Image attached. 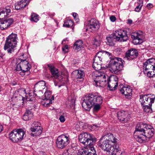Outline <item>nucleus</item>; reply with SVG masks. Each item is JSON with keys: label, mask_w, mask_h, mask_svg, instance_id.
I'll use <instances>...</instances> for the list:
<instances>
[{"label": "nucleus", "mask_w": 155, "mask_h": 155, "mask_svg": "<svg viewBox=\"0 0 155 155\" xmlns=\"http://www.w3.org/2000/svg\"><path fill=\"white\" fill-rule=\"evenodd\" d=\"M16 44L6 40L4 48L9 54H13L16 49Z\"/></svg>", "instance_id": "obj_16"}, {"label": "nucleus", "mask_w": 155, "mask_h": 155, "mask_svg": "<svg viewBox=\"0 0 155 155\" xmlns=\"http://www.w3.org/2000/svg\"><path fill=\"white\" fill-rule=\"evenodd\" d=\"M84 69H79L75 71L74 72L76 74L75 77L78 79H80V81H81L84 80V77L85 76V73L84 72Z\"/></svg>", "instance_id": "obj_25"}, {"label": "nucleus", "mask_w": 155, "mask_h": 155, "mask_svg": "<svg viewBox=\"0 0 155 155\" xmlns=\"http://www.w3.org/2000/svg\"><path fill=\"white\" fill-rule=\"evenodd\" d=\"M74 153V150L73 148L71 147L65 150L63 155H73Z\"/></svg>", "instance_id": "obj_37"}, {"label": "nucleus", "mask_w": 155, "mask_h": 155, "mask_svg": "<svg viewBox=\"0 0 155 155\" xmlns=\"http://www.w3.org/2000/svg\"><path fill=\"white\" fill-rule=\"evenodd\" d=\"M6 40L17 45L18 40L17 35L12 33L8 36Z\"/></svg>", "instance_id": "obj_30"}, {"label": "nucleus", "mask_w": 155, "mask_h": 155, "mask_svg": "<svg viewBox=\"0 0 155 155\" xmlns=\"http://www.w3.org/2000/svg\"><path fill=\"white\" fill-rule=\"evenodd\" d=\"M67 102H68L69 106L71 107L74 105L75 100L74 98L69 97H68V101Z\"/></svg>", "instance_id": "obj_40"}, {"label": "nucleus", "mask_w": 155, "mask_h": 155, "mask_svg": "<svg viewBox=\"0 0 155 155\" xmlns=\"http://www.w3.org/2000/svg\"><path fill=\"white\" fill-rule=\"evenodd\" d=\"M14 20L9 18L0 21V29L5 30L8 28L13 24Z\"/></svg>", "instance_id": "obj_18"}, {"label": "nucleus", "mask_w": 155, "mask_h": 155, "mask_svg": "<svg viewBox=\"0 0 155 155\" xmlns=\"http://www.w3.org/2000/svg\"><path fill=\"white\" fill-rule=\"evenodd\" d=\"M86 30L91 32H94L99 28V22L95 19H91L86 23Z\"/></svg>", "instance_id": "obj_9"}, {"label": "nucleus", "mask_w": 155, "mask_h": 155, "mask_svg": "<svg viewBox=\"0 0 155 155\" xmlns=\"http://www.w3.org/2000/svg\"><path fill=\"white\" fill-rule=\"evenodd\" d=\"M98 127H97L96 125L93 124L90 126V129H91V131H93L94 130H98Z\"/></svg>", "instance_id": "obj_49"}, {"label": "nucleus", "mask_w": 155, "mask_h": 155, "mask_svg": "<svg viewBox=\"0 0 155 155\" xmlns=\"http://www.w3.org/2000/svg\"><path fill=\"white\" fill-rule=\"evenodd\" d=\"M107 80L108 89L110 91L115 90L118 85V78L116 76L108 78L107 76Z\"/></svg>", "instance_id": "obj_14"}, {"label": "nucleus", "mask_w": 155, "mask_h": 155, "mask_svg": "<svg viewBox=\"0 0 155 155\" xmlns=\"http://www.w3.org/2000/svg\"><path fill=\"white\" fill-rule=\"evenodd\" d=\"M26 94L27 95L26 96V97L27 101H32L34 99V97L31 93H29L28 94Z\"/></svg>", "instance_id": "obj_43"}, {"label": "nucleus", "mask_w": 155, "mask_h": 155, "mask_svg": "<svg viewBox=\"0 0 155 155\" xmlns=\"http://www.w3.org/2000/svg\"><path fill=\"white\" fill-rule=\"evenodd\" d=\"M138 54V52L136 49L131 48L126 52L125 58L128 60H131L136 58Z\"/></svg>", "instance_id": "obj_19"}, {"label": "nucleus", "mask_w": 155, "mask_h": 155, "mask_svg": "<svg viewBox=\"0 0 155 155\" xmlns=\"http://www.w3.org/2000/svg\"><path fill=\"white\" fill-rule=\"evenodd\" d=\"M58 77L56 79H57L58 80L61 82L63 84H65L68 82V77L67 75H64L63 74H61V75H58Z\"/></svg>", "instance_id": "obj_32"}, {"label": "nucleus", "mask_w": 155, "mask_h": 155, "mask_svg": "<svg viewBox=\"0 0 155 155\" xmlns=\"http://www.w3.org/2000/svg\"><path fill=\"white\" fill-rule=\"evenodd\" d=\"M146 130L148 129H153V127L150 125H145Z\"/></svg>", "instance_id": "obj_54"}, {"label": "nucleus", "mask_w": 155, "mask_h": 155, "mask_svg": "<svg viewBox=\"0 0 155 155\" xmlns=\"http://www.w3.org/2000/svg\"><path fill=\"white\" fill-rule=\"evenodd\" d=\"M21 66L22 71H28L31 68V65L25 60H21Z\"/></svg>", "instance_id": "obj_27"}, {"label": "nucleus", "mask_w": 155, "mask_h": 155, "mask_svg": "<svg viewBox=\"0 0 155 155\" xmlns=\"http://www.w3.org/2000/svg\"><path fill=\"white\" fill-rule=\"evenodd\" d=\"M105 52L110 59L108 65L110 71L113 73L119 74L124 67L123 62L124 61L121 58L112 56V54L108 52L105 51Z\"/></svg>", "instance_id": "obj_3"}, {"label": "nucleus", "mask_w": 155, "mask_h": 155, "mask_svg": "<svg viewBox=\"0 0 155 155\" xmlns=\"http://www.w3.org/2000/svg\"><path fill=\"white\" fill-rule=\"evenodd\" d=\"M110 21L112 22H114L116 21V18L114 16H112L110 18Z\"/></svg>", "instance_id": "obj_52"}, {"label": "nucleus", "mask_w": 155, "mask_h": 155, "mask_svg": "<svg viewBox=\"0 0 155 155\" xmlns=\"http://www.w3.org/2000/svg\"><path fill=\"white\" fill-rule=\"evenodd\" d=\"M73 21L71 20H67L64 23L63 26L67 27H71L73 25Z\"/></svg>", "instance_id": "obj_42"}, {"label": "nucleus", "mask_w": 155, "mask_h": 155, "mask_svg": "<svg viewBox=\"0 0 155 155\" xmlns=\"http://www.w3.org/2000/svg\"><path fill=\"white\" fill-rule=\"evenodd\" d=\"M143 124L136 127L134 133V137L137 141L142 143L146 142L153 135L154 131V129H144L141 127Z\"/></svg>", "instance_id": "obj_2"}, {"label": "nucleus", "mask_w": 155, "mask_h": 155, "mask_svg": "<svg viewBox=\"0 0 155 155\" xmlns=\"http://www.w3.org/2000/svg\"><path fill=\"white\" fill-rule=\"evenodd\" d=\"M104 140H108L109 143H115L117 142V139L114 137L113 134L109 133L102 136Z\"/></svg>", "instance_id": "obj_26"}, {"label": "nucleus", "mask_w": 155, "mask_h": 155, "mask_svg": "<svg viewBox=\"0 0 155 155\" xmlns=\"http://www.w3.org/2000/svg\"><path fill=\"white\" fill-rule=\"evenodd\" d=\"M101 63L96 62H93L92 67L96 71L100 70L101 68Z\"/></svg>", "instance_id": "obj_39"}, {"label": "nucleus", "mask_w": 155, "mask_h": 155, "mask_svg": "<svg viewBox=\"0 0 155 155\" xmlns=\"http://www.w3.org/2000/svg\"><path fill=\"white\" fill-rule=\"evenodd\" d=\"M60 87V86H59V87Z\"/></svg>", "instance_id": "obj_64"}, {"label": "nucleus", "mask_w": 155, "mask_h": 155, "mask_svg": "<svg viewBox=\"0 0 155 155\" xmlns=\"http://www.w3.org/2000/svg\"><path fill=\"white\" fill-rule=\"evenodd\" d=\"M103 74H104V73L103 72H99L98 73V74L97 75V76H96L95 77H96V76H101L103 75Z\"/></svg>", "instance_id": "obj_58"}, {"label": "nucleus", "mask_w": 155, "mask_h": 155, "mask_svg": "<svg viewBox=\"0 0 155 155\" xmlns=\"http://www.w3.org/2000/svg\"><path fill=\"white\" fill-rule=\"evenodd\" d=\"M147 6L148 8L150 9L153 8V5L151 3H149L147 5Z\"/></svg>", "instance_id": "obj_55"}, {"label": "nucleus", "mask_w": 155, "mask_h": 155, "mask_svg": "<svg viewBox=\"0 0 155 155\" xmlns=\"http://www.w3.org/2000/svg\"><path fill=\"white\" fill-rule=\"evenodd\" d=\"M102 97L97 93L89 94L87 95L84 98L82 106L85 110H89L92 107L93 104L102 103Z\"/></svg>", "instance_id": "obj_4"}, {"label": "nucleus", "mask_w": 155, "mask_h": 155, "mask_svg": "<svg viewBox=\"0 0 155 155\" xmlns=\"http://www.w3.org/2000/svg\"><path fill=\"white\" fill-rule=\"evenodd\" d=\"M93 41L94 43V44L96 46L99 44V42L96 38H94Z\"/></svg>", "instance_id": "obj_53"}, {"label": "nucleus", "mask_w": 155, "mask_h": 155, "mask_svg": "<svg viewBox=\"0 0 155 155\" xmlns=\"http://www.w3.org/2000/svg\"><path fill=\"white\" fill-rule=\"evenodd\" d=\"M40 125V123L38 122L35 121L32 124L30 128V130L32 132L30 134L31 136H38L41 134L42 128Z\"/></svg>", "instance_id": "obj_12"}, {"label": "nucleus", "mask_w": 155, "mask_h": 155, "mask_svg": "<svg viewBox=\"0 0 155 155\" xmlns=\"http://www.w3.org/2000/svg\"><path fill=\"white\" fill-rule=\"evenodd\" d=\"M5 55V54H4L2 52H0V60L1 59H4V56Z\"/></svg>", "instance_id": "obj_56"}, {"label": "nucleus", "mask_w": 155, "mask_h": 155, "mask_svg": "<svg viewBox=\"0 0 155 155\" xmlns=\"http://www.w3.org/2000/svg\"><path fill=\"white\" fill-rule=\"evenodd\" d=\"M102 60V58H98L97 57L95 56L94 58L93 59V61L96 62H98V63H101Z\"/></svg>", "instance_id": "obj_45"}, {"label": "nucleus", "mask_w": 155, "mask_h": 155, "mask_svg": "<svg viewBox=\"0 0 155 155\" xmlns=\"http://www.w3.org/2000/svg\"><path fill=\"white\" fill-rule=\"evenodd\" d=\"M68 41L67 38H66L65 39H64L63 41V42L64 41Z\"/></svg>", "instance_id": "obj_61"}, {"label": "nucleus", "mask_w": 155, "mask_h": 155, "mask_svg": "<svg viewBox=\"0 0 155 155\" xmlns=\"http://www.w3.org/2000/svg\"><path fill=\"white\" fill-rule=\"evenodd\" d=\"M79 141L85 146L86 147L82 148L79 152V155H96V151L93 145L95 139H93L91 135L87 133H84L80 134L78 137Z\"/></svg>", "instance_id": "obj_1"}, {"label": "nucleus", "mask_w": 155, "mask_h": 155, "mask_svg": "<svg viewBox=\"0 0 155 155\" xmlns=\"http://www.w3.org/2000/svg\"><path fill=\"white\" fill-rule=\"evenodd\" d=\"M117 148L118 147V146H117ZM117 151L115 150V151L114 152V155H116L118 154V155H126V153L125 152H122L121 153H120V151H119L117 149Z\"/></svg>", "instance_id": "obj_44"}, {"label": "nucleus", "mask_w": 155, "mask_h": 155, "mask_svg": "<svg viewBox=\"0 0 155 155\" xmlns=\"http://www.w3.org/2000/svg\"><path fill=\"white\" fill-rule=\"evenodd\" d=\"M128 21L130 24L132 23V21L131 20H128Z\"/></svg>", "instance_id": "obj_60"}, {"label": "nucleus", "mask_w": 155, "mask_h": 155, "mask_svg": "<svg viewBox=\"0 0 155 155\" xmlns=\"http://www.w3.org/2000/svg\"><path fill=\"white\" fill-rule=\"evenodd\" d=\"M3 129V128L2 126V125L0 124V132H1Z\"/></svg>", "instance_id": "obj_59"}, {"label": "nucleus", "mask_w": 155, "mask_h": 155, "mask_svg": "<svg viewBox=\"0 0 155 155\" xmlns=\"http://www.w3.org/2000/svg\"><path fill=\"white\" fill-rule=\"evenodd\" d=\"M44 91L45 92L41 103L44 106L48 107L52 104V101L54 100V97L53 96L51 97V91L48 87H46Z\"/></svg>", "instance_id": "obj_7"}, {"label": "nucleus", "mask_w": 155, "mask_h": 155, "mask_svg": "<svg viewBox=\"0 0 155 155\" xmlns=\"http://www.w3.org/2000/svg\"><path fill=\"white\" fill-rule=\"evenodd\" d=\"M21 65V61L19 63H18L17 64L15 69L16 71H22V68Z\"/></svg>", "instance_id": "obj_46"}, {"label": "nucleus", "mask_w": 155, "mask_h": 155, "mask_svg": "<svg viewBox=\"0 0 155 155\" xmlns=\"http://www.w3.org/2000/svg\"><path fill=\"white\" fill-rule=\"evenodd\" d=\"M115 38L113 35L112 37H106L107 43L110 46H113L114 45Z\"/></svg>", "instance_id": "obj_35"}, {"label": "nucleus", "mask_w": 155, "mask_h": 155, "mask_svg": "<svg viewBox=\"0 0 155 155\" xmlns=\"http://www.w3.org/2000/svg\"><path fill=\"white\" fill-rule=\"evenodd\" d=\"M31 20L37 22L39 20L38 15L35 13H32L31 15Z\"/></svg>", "instance_id": "obj_41"}, {"label": "nucleus", "mask_w": 155, "mask_h": 155, "mask_svg": "<svg viewBox=\"0 0 155 155\" xmlns=\"http://www.w3.org/2000/svg\"><path fill=\"white\" fill-rule=\"evenodd\" d=\"M24 91L25 92V94H26V92H25V90H24Z\"/></svg>", "instance_id": "obj_63"}, {"label": "nucleus", "mask_w": 155, "mask_h": 155, "mask_svg": "<svg viewBox=\"0 0 155 155\" xmlns=\"http://www.w3.org/2000/svg\"><path fill=\"white\" fill-rule=\"evenodd\" d=\"M54 13L52 14V16H53L54 15Z\"/></svg>", "instance_id": "obj_62"}, {"label": "nucleus", "mask_w": 155, "mask_h": 155, "mask_svg": "<svg viewBox=\"0 0 155 155\" xmlns=\"http://www.w3.org/2000/svg\"><path fill=\"white\" fill-rule=\"evenodd\" d=\"M46 87H48L46 86V83L43 81H41L37 82L35 84L34 86V91L37 92V94L35 93L36 96L40 97L43 94V93L44 92Z\"/></svg>", "instance_id": "obj_10"}, {"label": "nucleus", "mask_w": 155, "mask_h": 155, "mask_svg": "<svg viewBox=\"0 0 155 155\" xmlns=\"http://www.w3.org/2000/svg\"><path fill=\"white\" fill-rule=\"evenodd\" d=\"M25 134V131L22 129L14 130L9 134V138L12 142H17L21 141Z\"/></svg>", "instance_id": "obj_5"}, {"label": "nucleus", "mask_w": 155, "mask_h": 155, "mask_svg": "<svg viewBox=\"0 0 155 155\" xmlns=\"http://www.w3.org/2000/svg\"><path fill=\"white\" fill-rule=\"evenodd\" d=\"M72 15L76 22H78L79 20L78 18V15L76 13H74Z\"/></svg>", "instance_id": "obj_47"}, {"label": "nucleus", "mask_w": 155, "mask_h": 155, "mask_svg": "<svg viewBox=\"0 0 155 155\" xmlns=\"http://www.w3.org/2000/svg\"><path fill=\"white\" fill-rule=\"evenodd\" d=\"M47 66L49 68V69L51 72L52 76L54 78H57L58 77V71L56 68H55L51 64H48Z\"/></svg>", "instance_id": "obj_29"}, {"label": "nucleus", "mask_w": 155, "mask_h": 155, "mask_svg": "<svg viewBox=\"0 0 155 155\" xmlns=\"http://www.w3.org/2000/svg\"><path fill=\"white\" fill-rule=\"evenodd\" d=\"M28 3L27 0H21L15 4V9L17 10H21L25 7Z\"/></svg>", "instance_id": "obj_24"}, {"label": "nucleus", "mask_w": 155, "mask_h": 155, "mask_svg": "<svg viewBox=\"0 0 155 155\" xmlns=\"http://www.w3.org/2000/svg\"><path fill=\"white\" fill-rule=\"evenodd\" d=\"M114 38L117 41H124L128 39L127 32L123 30H117L114 32Z\"/></svg>", "instance_id": "obj_11"}, {"label": "nucleus", "mask_w": 155, "mask_h": 155, "mask_svg": "<svg viewBox=\"0 0 155 155\" xmlns=\"http://www.w3.org/2000/svg\"><path fill=\"white\" fill-rule=\"evenodd\" d=\"M102 55L103 53L102 52L99 51L96 53V55L95 56L97 57L98 58H102Z\"/></svg>", "instance_id": "obj_51"}, {"label": "nucleus", "mask_w": 155, "mask_h": 155, "mask_svg": "<svg viewBox=\"0 0 155 155\" xmlns=\"http://www.w3.org/2000/svg\"><path fill=\"white\" fill-rule=\"evenodd\" d=\"M143 2L142 0H137V3H135V6L136 7L135 8L134 11L137 12H139L140 11L141 8L143 5Z\"/></svg>", "instance_id": "obj_33"}, {"label": "nucleus", "mask_w": 155, "mask_h": 155, "mask_svg": "<svg viewBox=\"0 0 155 155\" xmlns=\"http://www.w3.org/2000/svg\"><path fill=\"white\" fill-rule=\"evenodd\" d=\"M21 71L20 73V75L22 76H23L25 74V73L27 72V71Z\"/></svg>", "instance_id": "obj_57"}, {"label": "nucleus", "mask_w": 155, "mask_h": 155, "mask_svg": "<svg viewBox=\"0 0 155 155\" xmlns=\"http://www.w3.org/2000/svg\"><path fill=\"white\" fill-rule=\"evenodd\" d=\"M119 89L122 94L124 95L127 98H130L132 90L129 86H124L123 84L120 85Z\"/></svg>", "instance_id": "obj_17"}, {"label": "nucleus", "mask_w": 155, "mask_h": 155, "mask_svg": "<svg viewBox=\"0 0 155 155\" xmlns=\"http://www.w3.org/2000/svg\"><path fill=\"white\" fill-rule=\"evenodd\" d=\"M148 104L149 106L145 104L142 106L143 110L144 112L147 113H151L152 111L151 107L152 104H150V102H149Z\"/></svg>", "instance_id": "obj_34"}, {"label": "nucleus", "mask_w": 155, "mask_h": 155, "mask_svg": "<svg viewBox=\"0 0 155 155\" xmlns=\"http://www.w3.org/2000/svg\"><path fill=\"white\" fill-rule=\"evenodd\" d=\"M149 94L140 95L139 101L140 102L141 106L143 105L147 104L150 102V104L154 102V99L150 97Z\"/></svg>", "instance_id": "obj_20"}, {"label": "nucleus", "mask_w": 155, "mask_h": 155, "mask_svg": "<svg viewBox=\"0 0 155 155\" xmlns=\"http://www.w3.org/2000/svg\"><path fill=\"white\" fill-rule=\"evenodd\" d=\"M83 46V42L82 41L79 40L76 41L74 45V48L77 51L81 49Z\"/></svg>", "instance_id": "obj_31"}, {"label": "nucleus", "mask_w": 155, "mask_h": 155, "mask_svg": "<svg viewBox=\"0 0 155 155\" xmlns=\"http://www.w3.org/2000/svg\"><path fill=\"white\" fill-rule=\"evenodd\" d=\"M69 136L67 134H62L59 136L56 142L57 147L58 148L63 149L70 143Z\"/></svg>", "instance_id": "obj_8"}, {"label": "nucleus", "mask_w": 155, "mask_h": 155, "mask_svg": "<svg viewBox=\"0 0 155 155\" xmlns=\"http://www.w3.org/2000/svg\"><path fill=\"white\" fill-rule=\"evenodd\" d=\"M102 103H97L93 104L92 106L93 107V111L94 112L98 111L101 107V105Z\"/></svg>", "instance_id": "obj_38"}, {"label": "nucleus", "mask_w": 155, "mask_h": 155, "mask_svg": "<svg viewBox=\"0 0 155 155\" xmlns=\"http://www.w3.org/2000/svg\"><path fill=\"white\" fill-rule=\"evenodd\" d=\"M144 67L146 69H150L152 67V70L155 74V59L152 58L147 60L144 63Z\"/></svg>", "instance_id": "obj_22"}, {"label": "nucleus", "mask_w": 155, "mask_h": 155, "mask_svg": "<svg viewBox=\"0 0 155 155\" xmlns=\"http://www.w3.org/2000/svg\"><path fill=\"white\" fill-rule=\"evenodd\" d=\"M98 146L104 150L109 152L112 151V154H114L115 150L117 151V146L114 148L111 143H109L108 140H104V137H102L99 141Z\"/></svg>", "instance_id": "obj_6"}, {"label": "nucleus", "mask_w": 155, "mask_h": 155, "mask_svg": "<svg viewBox=\"0 0 155 155\" xmlns=\"http://www.w3.org/2000/svg\"><path fill=\"white\" fill-rule=\"evenodd\" d=\"M10 12V7L8 6H7L5 8L0 10V21L7 18Z\"/></svg>", "instance_id": "obj_23"}, {"label": "nucleus", "mask_w": 155, "mask_h": 155, "mask_svg": "<svg viewBox=\"0 0 155 155\" xmlns=\"http://www.w3.org/2000/svg\"><path fill=\"white\" fill-rule=\"evenodd\" d=\"M31 109L32 108H31L30 110H27L25 112L23 116V119L24 120L27 121L32 118L33 117V114L31 111Z\"/></svg>", "instance_id": "obj_28"}, {"label": "nucleus", "mask_w": 155, "mask_h": 155, "mask_svg": "<svg viewBox=\"0 0 155 155\" xmlns=\"http://www.w3.org/2000/svg\"><path fill=\"white\" fill-rule=\"evenodd\" d=\"M144 63H143V72L144 73L146 74H147V76L149 77H152L153 75L155 74L153 72V71H147L148 70H152V67L150 69H146L144 67Z\"/></svg>", "instance_id": "obj_36"}, {"label": "nucleus", "mask_w": 155, "mask_h": 155, "mask_svg": "<svg viewBox=\"0 0 155 155\" xmlns=\"http://www.w3.org/2000/svg\"><path fill=\"white\" fill-rule=\"evenodd\" d=\"M131 38L134 44H140L143 42V40L144 38L143 33L141 31L134 32L132 34Z\"/></svg>", "instance_id": "obj_13"}, {"label": "nucleus", "mask_w": 155, "mask_h": 155, "mask_svg": "<svg viewBox=\"0 0 155 155\" xmlns=\"http://www.w3.org/2000/svg\"><path fill=\"white\" fill-rule=\"evenodd\" d=\"M59 119L61 123H63L65 121L64 117L63 115L60 116Z\"/></svg>", "instance_id": "obj_50"}, {"label": "nucleus", "mask_w": 155, "mask_h": 155, "mask_svg": "<svg viewBox=\"0 0 155 155\" xmlns=\"http://www.w3.org/2000/svg\"><path fill=\"white\" fill-rule=\"evenodd\" d=\"M68 46L67 45H65L62 48V50L63 52L64 53H67L68 51Z\"/></svg>", "instance_id": "obj_48"}, {"label": "nucleus", "mask_w": 155, "mask_h": 155, "mask_svg": "<svg viewBox=\"0 0 155 155\" xmlns=\"http://www.w3.org/2000/svg\"><path fill=\"white\" fill-rule=\"evenodd\" d=\"M117 116L120 120L124 122H127L130 117L127 112L123 111H118L117 113Z\"/></svg>", "instance_id": "obj_21"}, {"label": "nucleus", "mask_w": 155, "mask_h": 155, "mask_svg": "<svg viewBox=\"0 0 155 155\" xmlns=\"http://www.w3.org/2000/svg\"><path fill=\"white\" fill-rule=\"evenodd\" d=\"M105 74H103L101 76H96V78L94 80L96 86H99L104 87L107 85V82H106V77Z\"/></svg>", "instance_id": "obj_15"}]
</instances>
